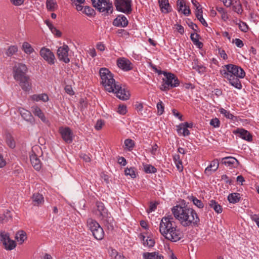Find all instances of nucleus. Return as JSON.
Segmentation results:
<instances>
[{"label": "nucleus", "mask_w": 259, "mask_h": 259, "mask_svg": "<svg viewBox=\"0 0 259 259\" xmlns=\"http://www.w3.org/2000/svg\"><path fill=\"white\" fill-rule=\"evenodd\" d=\"M196 17L197 19H199L201 17H202V8H197V9H196Z\"/></svg>", "instance_id": "nucleus-55"}, {"label": "nucleus", "mask_w": 259, "mask_h": 259, "mask_svg": "<svg viewBox=\"0 0 259 259\" xmlns=\"http://www.w3.org/2000/svg\"><path fill=\"white\" fill-rule=\"evenodd\" d=\"M83 12L88 16H92L93 14L94 11L91 8L88 6H85L83 9Z\"/></svg>", "instance_id": "nucleus-48"}, {"label": "nucleus", "mask_w": 259, "mask_h": 259, "mask_svg": "<svg viewBox=\"0 0 259 259\" xmlns=\"http://www.w3.org/2000/svg\"><path fill=\"white\" fill-rule=\"evenodd\" d=\"M209 206L213 209V210L218 213H220L222 212V206L218 204L214 200H211L208 202Z\"/></svg>", "instance_id": "nucleus-31"}, {"label": "nucleus", "mask_w": 259, "mask_h": 259, "mask_svg": "<svg viewBox=\"0 0 259 259\" xmlns=\"http://www.w3.org/2000/svg\"><path fill=\"white\" fill-rule=\"evenodd\" d=\"M220 112L221 114H223L226 118L232 119L234 116L233 114H231L229 111L223 109L221 108Z\"/></svg>", "instance_id": "nucleus-44"}, {"label": "nucleus", "mask_w": 259, "mask_h": 259, "mask_svg": "<svg viewBox=\"0 0 259 259\" xmlns=\"http://www.w3.org/2000/svg\"><path fill=\"white\" fill-rule=\"evenodd\" d=\"M225 69L221 71L223 77L227 79L230 84L237 89L242 88L239 78H243L245 72L240 67L233 64L225 65Z\"/></svg>", "instance_id": "nucleus-3"}, {"label": "nucleus", "mask_w": 259, "mask_h": 259, "mask_svg": "<svg viewBox=\"0 0 259 259\" xmlns=\"http://www.w3.org/2000/svg\"><path fill=\"white\" fill-rule=\"evenodd\" d=\"M125 175L126 176H130L132 178H135L136 177L135 171L134 168H126L124 170Z\"/></svg>", "instance_id": "nucleus-45"}, {"label": "nucleus", "mask_w": 259, "mask_h": 259, "mask_svg": "<svg viewBox=\"0 0 259 259\" xmlns=\"http://www.w3.org/2000/svg\"><path fill=\"white\" fill-rule=\"evenodd\" d=\"M177 7L178 11H181L184 15H188L190 13L189 7L186 5L184 0H178Z\"/></svg>", "instance_id": "nucleus-21"}, {"label": "nucleus", "mask_w": 259, "mask_h": 259, "mask_svg": "<svg viewBox=\"0 0 259 259\" xmlns=\"http://www.w3.org/2000/svg\"><path fill=\"white\" fill-rule=\"evenodd\" d=\"M87 225L95 238L99 240L103 238L104 232L103 228L97 221L92 219H89L87 221Z\"/></svg>", "instance_id": "nucleus-7"}, {"label": "nucleus", "mask_w": 259, "mask_h": 259, "mask_svg": "<svg viewBox=\"0 0 259 259\" xmlns=\"http://www.w3.org/2000/svg\"><path fill=\"white\" fill-rule=\"evenodd\" d=\"M159 74H163L164 77L162 79V84L160 90L163 91H167L170 89L179 86L180 81L178 77L171 73H167L165 71H159Z\"/></svg>", "instance_id": "nucleus-6"}, {"label": "nucleus", "mask_w": 259, "mask_h": 259, "mask_svg": "<svg viewBox=\"0 0 259 259\" xmlns=\"http://www.w3.org/2000/svg\"><path fill=\"white\" fill-rule=\"evenodd\" d=\"M219 54L222 58H223L224 60L227 59V55L225 53V51L223 50H219Z\"/></svg>", "instance_id": "nucleus-64"}, {"label": "nucleus", "mask_w": 259, "mask_h": 259, "mask_svg": "<svg viewBox=\"0 0 259 259\" xmlns=\"http://www.w3.org/2000/svg\"><path fill=\"white\" fill-rule=\"evenodd\" d=\"M228 200L232 203H237L240 200V194L238 193H231L228 195Z\"/></svg>", "instance_id": "nucleus-32"}, {"label": "nucleus", "mask_w": 259, "mask_h": 259, "mask_svg": "<svg viewBox=\"0 0 259 259\" xmlns=\"http://www.w3.org/2000/svg\"><path fill=\"white\" fill-rule=\"evenodd\" d=\"M233 42L235 44V45H236L237 47L240 48L243 47L244 46L243 41L239 38L235 39L233 41Z\"/></svg>", "instance_id": "nucleus-51"}, {"label": "nucleus", "mask_w": 259, "mask_h": 259, "mask_svg": "<svg viewBox=\"0 0 259 259\" xmlns=\"http://www.w3.org/2000/svg\"><path fill=\"white\" fill-rule=\"evenodd\" d=\"M158 148V145L156 144H155L152 147L150 152L153 155H155L156 153V151Z\"/></svg>", "instance_id": "nucleus-62"}, {"label": "nucleus", "mask_w": 259, "mask_h": 259, "mask_svg": "<svg viewBox=\"0 0 259 259\" xmlns=\"http://www.w3.org/2000/svg\"><path fill=\"white\" fill-rule=\"evenodd\" d=\"M251 219L256 223V225L259 227V215L255 214H252L251 215Z\"/></svg>", "instance_id": "nucleus-53"}, {"label": "nucleus", "mask_w": 259, "mask_h": 259, "mask_svg": "<svg viewBox=\"0 0 259 259\" xmlns=\"http://www.w3.org/2000/svg\"><path fill=\"white\" fill-rule=\"evenodd\" d=\"M40 149L39 147H33L32 148L31 152L30 154V160L32 165L37 170L40 169L41 167V163L40 159L38 158V156L35 154V151Z\"/></svg>", "instance_id": "nucleus-13"}, {"label": "nucleus", "mask_w": 259, "mask_h": 259, "mask_svg": "<svg viewBox=\"0 0 259 259\" xmlns=\"http://www.w3.org/2000/svg\"><path fill=\"white\" fill-rule=\"evenodd\" d=\"M159 232L166 240L171 242H177L183 236L182 232L171 217L161 219L159 224Z\"/></svg>", "instance_id": "nucleus-1"}, {"label": "nucleus", "mask_w": 259, "mask_h": 259, "mask_svg": "<svg viewBox=\"0 0 259 259\" xmlns=\"http://www.w3.org/2000/svg\"><path fill=\"white\" fill-rule=\"evenodd\" d=\"M143 257L144 259H163V256L159 254L158 252H144Z\"/></svg>", "instance_id": "nucleus-25"}, {"label": "nucleus", "mask_w": 259, "mask_h": 259, "mask_svg": "<svg viewBox=\"0 0 259 259\" xmlns=\"http://www.w3.org/2000/svg\"><path fill=\"white\" fill-rule=\"evenodd\" d=\"M99 74L101 79V83L105 89L109 92L113 91V87L116 85L113 74L106 68H101L99 71Z\"/></svg>", "instance_id": "nucleus-5"}, {"label": "nucleus", "mask_w": 259, "mask_h": 259, "mask_svg": "<svg viewBox=\"0 0 259 259\" xmlns=\"http://www.w3.org/2000/svg\"><path fill=\"white\" fill-rule=\"evenodd\" d=\"M22 49L27 54H30L34 52V49L30 44L27 42H24L22 45Z\"/></svg>", "instance_id": "nucleus-35"}, {"label": "nucleus", "mask_w": 259, "mask_h": 259, "mask_svg": "<svg viewBox=\"0 0 259 259\" xmlns=\"http://www.w3.org/2000/svg\"><path fill=\"white\" fill-rule=\"evenodd\" d=\"M222 162L226 165L235 167L239 164L238 161L233 157H226L222 159Z\"/></svg>", "instance_id": "nucleus-23"}, {"label": "nucleus", "mask_w": 259, "mask_h": 259, "mask_svg": "<svg viewBox=\"0 0 259 259\" xmlns=\"http://www.w3.org/2000/svg\"><path fill=\"white\" fill-rule=\"evenodd\" d=\"M117 112L122 115H124L127 112L126 107L124 105H119Z\"/></svg>", "instance_id": "nucleus-47"}, {"label": "nucleus", "mask_w": 259, "mask_h": 259, "mask_svg": "<svg viewBox=\"0 0 259 259\" xmlns=\"http://www.w3.org/2000/svg\"><path fill=\"white\" fill-rule=\"evenodd\" d=\"M172 112L174 116L178 117L181 121L183 120L182 115L176 109H172Z\"/></svg>", "instance_id": "nucleus-57"}, {"label": "nucleus", "mask_w": 259, "mask_h": 259, "mask_svg": "<svg viewBox=\"0 0 259 259\" xmlns=\"http://www.w3.org/2000/svg\"><path fill=\"white\" fill-rule=\"evenodd\" d=\"M116 10L125 14L132 12L131 0H115L114 2Z\"/></svg>", "instance_id": "nucleus-9"}, {"label": "nucleus", "mask_w": 259, "mask_h": 259, "mask_svg": "<svg viewBox=\"0 0 259 259\" xmlns=\"http://www.w3.org/2000/svg\"><path fill=\"white\" fill-rule=\"evenodd\" d=\"M104 124V122L101 120H99L97 121L95 127L97 130H100L102 128L103 125Z\"/></svg>", "instance_id": "nucleus-54"}, {"label": "nucleus", "mask_w": 259, "mask_h": 259, "mask_svg": "<svg viewBox=\"0 0 259 259\" xmlns=\"http://www.w3.org/2000/svg\"><path fill=\"white\" fill-rule=\"evenodd\" d=\"M219 162L217 159L213 160L210 165L205 169V173L209 176L211 174V171H215L219 167Z\"/></svg>", "instance_id": "nucleus-24"}, {"label": "nucleus", "mask_w": 259, "mask_h": 259, "mask_svg": "<svg viewBox=\"0 0 259 259\" xmlns=\"http://www.w3.org/2000/svg\"><path fill=\"white\" fill-rule=\"evenodd\" d=\"M16 240L19 244H22L27 239V235L25 232L23 230L18 231L15 236Z\"/></svg>", "instance_id": "nucleus-29"}, {"label": "nucleus", "mask_w": 259, "mask_h": 259, "mask_svg": "<svg viewBox=\"0 0 259 259\" xmlns=\"http://www.w3.org/2000/svg\"><path fill=\"white\" fill-rule=\"evenodd\" d=\"M234 133L236 134H238L239 136L242 139L249 142L252 141L251 135L249 133V132L244 129L238 128Z\"/></svg>", "instance_id": "nucleus-22"}, {"label": "nucleus", "mask_w": 259, "mask_h": 259, "mask_svg": "<svg viewBox=\"0 0 259 259\" xmlns=\"http://www.w3.org/2000/svg\"><path fill=\"white\" fill-rule=\"evenodd\" d=\"M1 241L7 250H11L15 248L16 244L15 241L10 238L9 235L5 232H2L0 234Z\"/></svg>", "instance_id": "nucleus-10"}, {"label": "nucleus", "mask_w": 259, "mask_h": 259, "mask_svg": "<svg viewBox=\"0 0 259 259\" xmlns=\"http://www.w3.org/2000/svg\"><path fill=\"white\" fill-rule=\"evenodd\" d=\"M157 114L159 115H161L162 114L164 111V106L163 104L161 101H159L157 104Z\"/></svg>", "instance_id": "nucleus-43"}, {"label": "nucleus", "mask_w": 259, "mask_h": 259, "mask_svg": "<svg viewBox=\"0 0 259 259\" xmlns=\"http://www.w3.org/2000/svg\"><path fill=\"white\" fill-rule=\"evenodd\" d=\"M155 244V241L154 239L150 238V237H147L145 242H143V245L144 246H147L149 247H153Z\"/></svg>", "instance_id": "nucleus-46"}, {"label": "nucleus", "mask_w": 259, "mask_h": 259, "mask_svg": "<svg viewBox=\"0 0 259 259\" xmlns=\"http://www.w3.org/2000/svg\"><path fill=\"white\" fill-rule=\"evenodd\" d=\"M18 111L20 113L21 117L26 121L30 122L31 123H33L34 122L33 117L30 111L27 110L26 109L19 107L18 108Z\"/></svg>", "instance_id": "nucleus-18"}, {"label": "nucleus", "mask_w": 259, "mask_h": 259, "mask_svg": "<svg viewBox=\"0 0 259 259\" xmlns=\"http://www.w3.org/2000/svg\"><path fill=\"white\" fill-rule=\"evenodd\" d=\"M159 6L161 11L164 13H168L170 11V6L168 0H159Z\"/></svg>", "instance_id": "nucleus-26"}, {"label": "nucleus", "mask_w": 259, "mask_h": 259, "mask_svg": "<svg viewBox=\"0 0 259 259\" xmlns=\"http://www.w3.org/2000/svg\"><path fill=\"white\" fill-rule=\"evenodd\" d=\"M18 51V48L16 46H11L7 50L6 54L8 56H12Z\"/></svg>", "instance_id": "nucleus-37"}, {"label": "nucleus", "mask_w": 259, "mask_h": 259, "mask_svg": "<svg viewBox=\"0 0 259 259\" xmlns=\"http://www.w3.org/2000/svg\"><path fill=\"white\" fill-rule=\"evenodd\" d=\"M31 99L36 102L42 101L44 102H46L49 101V97L46 94H35L31 97Z\"/></svg>", "instance_id": "nucleus-30"}, {"label": "nucleus", "mask_w": 259, "mask_h": 259, "mask_svg": "<svg viewBox=\"0 0 259 259\" xmlns=\"http://www.w3.org/2000/svg\"><path fill=\"white\" fill-rule=\"evenodd\" d=\"M92 2L94 7L100 12L106 14L112 13L113 6L109 0H92Z\"/></svg>", "instance_id": "nucleus-8"}, {"label": "nucleus", "mask_w": 259, "mask_h": 259, "mask_svg": "<svg viewBox=\"0 0 259 259\" xmlns=\"http://www.w3.org/2000/svg\"><path fill=\"white\" fill-rule=\"evenodd\" d=\"M157 205L156 203H150L149 206V208L147 210V212L149 213L150 212L154 211L156 208Z\"/></svg>", "instance_id": "nucleus-59"}, {"label": "nucleus", "mask_w": 259, "mask_h": 259, "mask_svg": "<svg viewBox=\"0 0 259 259\" xmlns=\"http://www.w3.org/2000/svg\"><path fill=\"white\" fill-rule=\"evenodd\" d=\"M27 67L25 64L18 63L13 68V76L19 82L23 90L27 91L30 89L29 77L26 74Z\"/></svg>", "instance_id": "nucleus-4"}, {"label": "nucleus", "mask_w": 259, "mask_h": 259, "mask_svg": "<svg viewBox=\"0 0 259 259\" xmlns=\"http://www.w3.org/2000/svg\"><path fill=\"white\" fill-rule=\"evenodd\" d=\"M6 142L8 145L11 148L15 147V142L14 139L10 135H7L6 138Z\"/></svg>", "instance_id": "nucleus-41"}, {"label": "nucleus", "mask_w": 259, "mask_h": 259, "mask_svg": "<svg viewBox=\"0 0 259 259\" xmlns=\"http://www.w3.org/2000/svg\"><path fill=\"white\" fill-rule=\"evenodd\" d=\"M220 120L217 118L212 119L210 122V125L214 127H219L220 126Z\"/></svg>", "instance_id": "nucleus-50"}, {"label": "nucleus", "mask_w": 259, "mask_h": 259, "mask_svg": "<svg viewBox=\"0 0 259 259\" xmlns=\"http://www.w3.org/2000/svg\"><path fill=\"white\" fill-rule=\"evenodd\" d=\"M113 91L110 93H115L116 94L117 97L122 100H127L130 98V94L128 91L126 90L125 89H122V87L117 83L113 88Z\"/></svg>", "instance_id": "nucleus-12"}, {"label": "nucleus", "mask_w": 259, "mask_h": 259, "mask_svg": "<svg viewBox=\"0 0 259 259\" xmlns=\"http://www.w3.org/2000/svg\"><path fill=\"white\" fill-rule=\"evenodd\" d=\"M199 35L197 33H192L191 34V39L193 42L199 40Z\"/></svg>", "instance_id": "nucleus-61"}, {"label": "nucleus", "mask_w": 259, "mask_h": 259, "mask_svg": "<svg viewBox=\"0 0 259 259\" xmlns=\"http://www.w3.org/2000/svg\"><path fill=\"white\" fill-rule=\"evenodd\" d=\"M59 132L66 143L69 144L72 142L73 134L69 127L61 126L59 128Z\"/></svg>", "instance_id": "nucleus-14"}, {"label": "nucleus", "mask_w": 259, "mask_h": 259, "mask_svg": "<svg viewBox=\"0 0 259 259\" xmlns=\"http://www.w3.org/2000/svg\"><path fill=\"white\" fill-rule=\"evenodd\" d=\"M118 67L124 71H129L133 69L132 64L130 60L125 58H120L117 60Z\"/></svg>", "instance_id": "nucleus-16"}, {"label": "nucleus", "mask_w": 259, "mask_h": 259, "mask_svg": "<svg viewBox=\"0 0 259 259\" xmlns=\"http://www.w3.org/2000/svg\"><path fill=\"white\" fill-rule=\"evenodd\" d=\"M69 48L67 45H64L59 47L57 52V56L59 59L65 63L69 62L70 59L68 58Z\"/></svg>", "instance_id": "nucleus-15"}, {"label": "nucleus", "mask_w": 259, "mask_h": 259, "mask_svg": "<svg viewBox=\"0 0 259 259\" xmlns=\"http://www.w3.org/2000/svg\"><path fill=\"white\" fill-rule=\"evenodd\" d=\"M190 199L193 202V204L198 208H202L204 207L203 202L196 197L192 196L190 197Z\"/></svg>", "instance_id": "nucleus-38"}, {"label": "nucleus", "mask_w": 259, "mask_h": 259, "mask_svg": "<svg viewBox=\"0 0 259 259\" xmlns=\"http://www.w3.org/2000/svg\"><path fill=\"white\" fill-rule=\"evenodd\" d=\"M65 92L69 95H72L74 94V92L72 88L70 85H66L65 87Z\"/></svg>", "instance_id": "nucleus-56"}, {"label": "nucleus", "mask_w": 259, "mask_h": 259, "mask_svg": "<svg viewBox=\"0 0 259 259\" xmlns=\"http://www.w3.org/2000/svg\"><path fill=\"white\" fill-rule=\"evenodd\" d=\"M32 202L34 206H39L44 203L43 195L38 192L35 193L31 196Z\"/></svg>", "instance_id": "nucleus-20"}, {"label": "nucleus", "mask_w": 259, "mask_h": 259, "mask_svg": "<svg viewBox=\"0 0 259 259\" xmlns=\"http://www.w3.org/2000/svg\"><path fill=\"white\" fill-rule=\"evenodd\" d=\"M96 206L97 208L96 211V214L101 218V219H104L108 218V214L107 210L105 207L104 204L101 202H97L96 203Z\"/></svg>", "instance_id": "nucleus-17"}, {"label": "nucleus", "mask_w": 259, "mask_h": 259, "mask_svg": "<svg viewBox=\"0 0 259 259\" xmlns=\"http://www.w3.org/2000/svg\"><path fill=\"white\" fill-rule=\"evenodd\" d=\"M171 211L175 218L184 227L194 226L199 222L197 213L192 208L177 205L172 208Z\"/></svg>", "instance_id": "nucleus-2"}, {"label": "nucleus", "mask_w": 259, "mask_h": 259, "mask_svg": "<svg viewBox=\"0 0 259 259\" xmlns=\"http://www.w3.org/2000/svg\"><path fill=\"white\" fill-rule=\"evenodd\" d=\"M144 171L146 173H155L156 172V168L150 164L144 165Z\"/></svg>", "instance_id": "nucleus-40"}, {"label": "nucleus", "mask_w": 259, "mask_h": 259, "mask_svg": "<svg viewBox=\"0 0 259 259\" xmlns=\"http://www.w3.org/2000/svg\"><path fill=\"white\" fill-rule=\"evenodd\" d=\"M128 21L124 15H119L113 21V24L115 26L125 27L128 24Z\"/></svg>", "instance_id": "nucleus-19"}, {"label": "nucleus", "mask_w": 259, "mask_h": 259, "mask_svg": "<svg viewBox=\"0 0 259 259\" xmlns=\"http://www.w3.org/2000/svg\"><path fill=\"white\" fill-rule=\"evenodd\" d=\"M25 0H10V2L12 4L15 6H19L22 5Z\"/></svg>", "instance_id": "nucleus-52"}, {"label": "nucleus", "mask_w": 259, "mask_h": 259, "mask_svg": "<svg viewBox=\"0 0 259 259\" xmlns=\"http://www.w3.org/2000/svg\"><path fill=\"white\" fill-rule=\"evenodd\" d=\"M176 29L178 30V31L181 33V34H183L184 32V27L179 24L175 25Z\"/></svg>", "instance_id": "nucleus-60"}, {"label": "nucleus", "mask_w": 259, "mask_h": 259, "mask_svg": "<svg viewBox=\"0 0 259 259\" xmlns=\"http://www.w3.org/2000/svg\"><path fill=\"white\" fill-rule=\"evenodd\" d=\"M118 162L119 164L123 166L125 165L126 164V159L123 157H119L118 159Z\"/></svg>", "instance_id": "nucleus-63"}, {"label": "nucleus", "mask_w": 259, "mask_h": 259, "mask_svg": "<svg viewBox=\"0 0 259 259\" xmlns=\"http://www.w3.org/2000/svg\"><path fill=\"white\" fill-rule=\"evenodd\" d=\"M239 27L240 29L243 32H246L248 29V25L246 23L241 22L239 23Z\"/></svg>", "instance_id": "nucleus-49"}, {"label": "nucleus", "mask_w": 259, "mask_h": 259, "mask_svg": "<svg viewBox=\"0 0 259 259\" xmlns=\"http://www.w3.org/2000/svg\"><path fill=\"white\" fill-rule=\"evenodd\" d=\"M32 112L35 116H38L42 121H46V119L45 115L38 107L36 106L32 107Z\"/></svg>", "instance_id": "nucleus-28"}, {"label": "nucleus", "mask_w": 259, "mask_h": 259, "mask_svg": "<svg viewBox=\"0 0 259 259\" xmlns=\"http://www.w3.org/2000/svg\"><path fill=\"white\" fill-rule=\"evenodd\" d=\"M124 145L125 148H126L129 151H131L135 146V142L133 140L127 139L124 141Z\"/></svg>", "instance_id": "nucleus-39"}, {"label": "nucleus", "mask_w": 259, "mask_h": 259, "mask_svg": "<svg viewBox=\"0 0 259 259\" xmlns=\"http://www.w3.org/2000/svg\"><path fill=\"white\" fill-rule=\"evenodd\" d=\"M194 65L193 66V68L195 69L200 73H203L205 72L206 68L202 65H198L197 64V60L194 61Z\"/></svg>", "instance_id": "nucleus-36"}, {"label": "nucleus", "mask_w": 259, "mask_h": 259, "mask_svg": "<svg viewBox=\"0 0 259 259\" xmlns=\"http://www.w3.org/2000/svg\"><path fill=\"white\" fill-rule=\"evenodd\" d=\"M40 56L50 65L54 64L55 63V56L54 53L48 48H42L39 52Z\"/></svg>", "instance_id": "nucleus-11"}, {"label": "nucleus", "mask_w": 259, "mask_h": 259, "mask_svg": "<svg viewBox=\"0 0 259 259\" xmlns=\"http://www.w3.org/2000/svg\"><path fill=\"white\" fill-rule=\"evenodd\" d=\"M46 5L47 8L51 10V11H54L56 7L57 6V4L56 2H54V0H47L46 3Z\"/></svg>", "instance_id": "nucleus-42"}, {"label": "nucleus", "mask_w": 259, "mask_h": 259, "mask_svg": "<svg viewBox=\"0 0 259 259\" xmlns=\"http://www.w3.org/2000/svg\"><path fill=\"white\" fill-rule=\"evenodd\" d=\"M177 132L184 136H188L190 135L189 131L185 126L182 123L180 124L177 126Z\"/></svg>", "instance_id": "nucleus-34"}, {"label": "nucleus", "mask_w": 259, "mask_h": 259, "mask_svg": "<svg viewBox=\"0 0 259 259\" xmlns=\"http://www.w3.org/2000/svg\"><path fill=\"white\" fill-rule=\"evenodd\" d=\"M12 215L11 212L7 210L3 213H0V224H6L11 220Z\"/></svg>", "instance_id": "nucleus-27"}, {"label": "nucleus", "mask_w": 259, "mask_h": 259, "mask_svg": "<svg viewBox=\"0 0 259 259\" xmlns=\"http://www.w3.org/2000/svg\"><path fill=\"white\" fill-rule=\"evenodd\" d=\"M233 10L234 12H236L238 14H241L243 12L241 4L240 2L236 0L232 4Z\"/></svg>", "instance_id": "nucleus-33"}, {"label": "nucleus", "mask_w": 259, "mask_h": 259, "mask_svg": "<svg viewBox=\"0 0 259 259\" xmlns=\"http://www.w3.org/2000/svg\"><path fill=\"white\" fill-rule=\"evenodd\" d=\"M52 32L58 37H60L61 35V32L58 30L56 27H54L51 30Z\"/></svg>", "instance_id": "nucleus-58"}]
</instances>
